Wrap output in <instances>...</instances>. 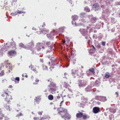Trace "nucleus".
I'll use <instances>...</instances> for the list:
<instances>
[{"label": "nucleus", "instance_id": "f257e3e1", "mask_svg": "<svg viewBox=\"0 0 120 120\" xmlns=\"http://www.w3.org/2000/svg\"><path fill=\"white\" fill-rule=\"evenodd\" d=\"M9 91L7 89L4 90L1 95V96L4 97L5 101L8 104L10 102L11 100L12 99V97L11 95H9Z\"/></svg>", "mask_w": 120, "mask_h": 120}, {"label": "nucleus", "instance_id": "f03ea898", "mask_svg": "<svg viewBox=\"0 0 120 120\" xmlns=\"http://www.w3.org/2000/svg\"><path fill=\"white\" fill-rule=\"evenodd\" d=\"M58 114L60 115L61 117L65 120H69L71 119V115L68 113L67 110L65 109H64L60 111Z\"/></svg>", "mask_w": 120, "mask_h": 120}, {"label": "nucleus", "instance_id": "7ed1b4c3", "mask_svg": "<svg viewBox=\"0 0 120 120\" xmlns=\"http://www.w3.org/2000/svg\"><path fill=\"white\" fill-rule=\"evenodd\" d=\"M58 86L54 82H52L47 86V88L49 92L52 94L55 93L58 89Z\"/></svg>", "mask_w": 120, "mask_h": 120}, {"label": "nucleus", "instance_id": "20e7f679", "mask_svg": "<svg viewBox=\"0 0 120 120\" xmlns=\"http://www.w3.org/2000/svg\"><path fill=\"white\" fill-rule=\"evenodd\" d=\"M76 116L78 118L82 117L84 120H85L87 118V116L85 114H84L83 113L80 112L76 113Z\"/></svg>", "mask_w": 120, "mask_h": 120}, {"label": "nucleus", "instance_id": "39448f33", "mask_svg": "<svg viewBox=\"0 0 120 120\" xmlns=\"http://www.w3.org/2000/svg\"><path fill=\"white\" fill-rule=\"evenodd\" d=\"M6 47L9 49H15L16 45L14 41L11 42H8L6 43Z\"/></svg>", "mask_w": 120, "mask_h": 120}, {"label": "nucleus", "instance_id": "423d86ee", "mask_svg": "<svg viewBox=\"0 0 120 120\" xmlns=\"http://www.w3.org/2000/svg\"><path fill=\"white\" fill-rule=\"evenodd\" d=\"M44 48L43 44L40 43H38L37 45L36 49L34 51V53L37 54V52L40 51L42 48L43 49Z\"/></svg>", "mask_w": 120, "mask_h": 120}, {"label": "nucleus", "instance_id": "0eeeda50", "mask_svg": "<svg viewBox=\"0 0 120 120\" xmlns=\"http://www.w3.org/2000/svg\"><path fill=\"white\" fill-rule=\"evenodd\" d=\"M56 60L53 58L50 62H49L48 63L49 65L50 66L49 68L51 70H52V69H53L54 68V66L56 65Z\"/></svg>", "mask_w": 120, "mask_h": 120}, {"label": "nucleus", "instance_id": "6e6552de", "mask_svg": "<svg viewBox=\"0 0 120 120\" xmlns=\"http://www.w3.org/2000/svg\"><path fill=\"white\" fill-rule=\"evenodd\" d=\"M8 61H6L4 62V64L6 65V66L9 69L8 71H6V73L10 72L11 70H12V69L13 66L12 65V64L8 63Z\"/></svg>", "mask_w": 120, "mask_h": 120}, {"label": "nucleus", "instance_id": "1a4fd4ad", "mask_svg": "<svg viewBox=\"0 0 120 120\" xmlns=\"http://www.w3.org/2000/svg\"><path fill=\"white\" fill-rule=\"evenodd\" d=\"M78 84L79 87L85 86L87 84L86 81L84 80L78 81Z\"/></svg>", "mask_w": 120, "mask_h": 120}, {"label": "nucleus", "instance_id": "9d476101", "mask_svg": "<svg viewBox=\"0 0 120 120\" xmlns=\"http://www.w3.org/2000/svg\"><path fill=\"white\" fill-rule=\"evenodd\" d=\"M34 46V43L33 41H31L28 43L26 45V47L27 48L30 49Z\"/></svg>", "mask_w": 120, "mask_h": 120}, {"label": "nucleus", "instance_id": "9b49d317", "mask_svg": "<svg viewBox=\"0 0 120 120\" xmlns=\"http://www.w3.org/2000/svg\"><path fill=\"white\" fill-rule=\"evenodd\" d=\"M93 111L94 113L95 114H96L100 111V108L97 107L94 108L93 109Z\"/></svg>", "mask_w": 120, "mask_h": 120}, {"label": "nucleus", "instance_id": "f8f14e48", "mask_svg": "<svg viewBox=\"0 0 120 120\" xmlns=\"http://www.w3.org/2000/svg\"><path fill=\"white\" fill-rule=\"evenodd\" d=\"M79 31L83 35H86L87 34V31L84 29H80Z\"/></svg>", "mask_w": 120, "mask_h": 120}, {"label": "nucleus", "instance_id": "ddd939ff", "mask_svg": "<svg viewBox=\"0 0 120 120\" xmlns=\"http://www.w3.org/2000/svg\"><path fill=\"white\" fill-rule=\"evenodd\" d=\"M16 54V52L14 50H12L8 51V54L10 56H13L14 54Z\"/></svg>", "mask_w": 120, "mask_h": 120}, {"label": "nucleus", "instance_id": "4468645a", "mask_svg": "<svg viewBox=\"0 0 120 120\" xmlns=\"http://www.w3.org/2000/svg\"><path fill=\"white\" fill-rule=\"evenodd\" d=\"M4 107L7 110L9 111H10L11 109V108L9 106V105H7V104H4Z\"/></svg>", "mask_w": 120, "mask_h": 120}, {"label": "nucleus", "instance_id": "2eb2a0df", "mask_svg": "<svg viewBox=\"0 0 120 120\" xmlns=\"http://www.w3.org/2000/svg\"><path fill=\"white\" fill-rule=\"evenodd\" d=\"M30 68H31V70H33L35 73L38 72V71H37L36 68L35 67H33L32 65L29 66Z\"/></svg>", "mask_w": 120, "mask_h": 120}, {"label": "nucleus", "instance_id": "dca6fc26", "mask_svg": "<svg viewBox=\"0 0 120 120\" xmlns=\"http://www.w3.org/2000/svg\"><path fill=\"white\" fill-rule=\"evenodd\" d=\"M53 34H51L50 33L49 34H47V37L49 39H53Z\"/></svg>", "mask_w": 120, "mask_h": 120}, {"label": "nucleus", "instance_id": "f3484780", "mask_svg": "<svg viewBox=\"0 0 120 120\" xmlns=\"http://www.w3.org/2000/svg\"><path fill=\"white\" fill-rule=\"evenodd\" d=\"M46 45L48 46V47H49L51 49L52 48L53 46V44H51L49 42H47L46 43Z\"/></svg>", "mask_w": 120, "mask_h": 120}, {"label": "nucleus", "instance_id": "a211bd4d", "mask_svg": "<svg viewBox=\"0 0 120 120\" xmlns=\"http://www.w3.org/2000/svg\"><path fill=\"white\" fill-rule=\"evenodd\" d=\"M97 20V19L96 17H92L91 18V21L93 23H95Z\"/></svg>", "mask_w": 120, "mask_h": 120}, {"label": "nucleus", "instance_id": "6ab92c4d", "mask_svg": "<svg viewBox=\"0 0 120 120\" xmlns=\"http://www.w3.org/2000/svg\"><path fill=\"white\" fill-rule=\"evenodd\" d=\"M4 116L3 114L2 113V110L0 109V120H1Z\"/></svg>", "mask_w": 120, "mask_h": 120}, {"label": "nucleus", "instance_id": "aec40b11", "mask_svg": "<svg viewBox=\"0 0 120 120\" xmlns=\"http://www.w3.org/2000/svg\"><path fill=\"white\" fill-rule=\"evenodd\" d=\"M48 99L50 100H52L53 98V95H49L48 96Z\"/></svg>", "mask_w": 120, "mask_h": 120}, {"label": "nucleus", "instance_id": "412c9836", "mask_svg": "<svg viewBox=\"0 0 120 120\" xmlns=\"http://www.w3.org/2000/svg\"><path fill=\"white\" fill-rule=\"evenodd\" d=\"M72 18L73 21H74L75 20H77L78 18V16L76 15L72 16Z\"/></svg>", "mask_w": 120, "mask_h": 120}, {"label": "nucleus", "instance_id": "4be33fe9", "mask_svg": "<svg viewBox=\"0 0 120 120\" xmlns=\"http://www.w3.org/2000/svg\"><path fill=\"white\" fill-rule=\"evenodd\" d=\"M84 10L86 12H89L90 11V9L88 7H85Z\"/></svg>", "mask_w": 120, "mask_h": 120}, {"label": "nucleus", "instance_id": "5701e85b", "mask_svg": "<svg viewBox=\"0 0 120 120\" xmlns=\"http://www.w3.org/2000/svg\"><path fill=\"white\" fill-rule=\"evenodd\" d=\"M105 75V77L106 78H108L110 76L109 73L108 72H106Z\"/></svg>", "mask_w": 120, "mask_h": 120}, {"label": "nucleus", "instance_id": "b1692460", "mask_svg": "<svg viewBox=\"0 0 120 120\" xmlns=\"http://www.w3.org/2000/svg\"><path fill=\"white\" fill-rule=\"evenodd\" d=\"M89 71L92 72L93 74H94L95 72L94 69L93 68H91V69H89Z\"/></svg>", "mask_w": 120, "mask_h": 120}, {"label": "nucleus", "instance_id": "393cba45", "mask_svg": "<svg viewBox=\"0 0 120 120\" xmlns=\"http://www.w3.org/2000/svg\"><path fill=\"white\" fill-rule=\"evenodd\" d=\"M47 81L48 82H50V84L52 83V82H54L52 81V79L51 78H50L47 80Z\"/></svg>", "mask_w": 120, "mask_h": 120}, {"label": "nucleus", "instance_id": "a878e982", "mask_svg": "<svg viewBox=\"0 0 120 120\" xmlns=\"http://www.w3.org/2000/svg\"><path fill=\"white\" fill-rule=\"evenodd\" d=\"M49 32V30L46 29H44L42 30V32L43 33H46Z\"/></svg>", "mask_w": 120, "mask_h": 120}, {"label": "nucleus", "instance_id": "bb28decb", "mask_svg": "<svg viewBox=\"0 0 120 120\" xmlns=\"http://www.w3.org/2000/svg\"><path fill=\"white\" fill-rule=\"evenodd\" d=\"M42 68L44 70H47L48 69L47 67L44 65L42 66Z\"/></svg>", "mask_w": 120, "mask_h": 120}, {"label": "nucleus", "instance_id": "cd10ccee", "mask_svg": "<svg viewBox=\"0 0 120 120\" xmlns=\"http://www.w3.org/2000/svg\"><path fill=\"white\" fill-rule=\"evenodd\" d=\"M19 46L21 48H25L24 45L22 43H21L19 44Z\"/></svg>", "mask_w": 120, "mask_h": 120}, {"label": "nucleus", "instance_id": "c85d7f7f", "mask_svg": "<svg viewBox=\"0 0 120 120\" xmlns=\"http://www.w3.org/2000/svg\"><path fill=\"white\" fill-rule=\"evenodd\" d=\"M23 115L22 113H19L17 114L16 116V117H19L20 116H22Z\"/></svg>", "mask_w": 120, "mask_h": 120}, {"label": "nucleus", "instance_id": "c756f323", "mask_svg": "<svg viewBox=\"0 0 120 120\" xmlns=\"http://www.w3.org/2000/svg\"><path fill=\"white\" fill-rule=\"evenodd\" d=\"M55 31V30H53L52 31H51L50 32L51 34H53V36L54 35L56 34Z\"/></svg>", "mask_w": 120, "mask_h": 120}, {"label": "nucleus", "instance_id": "7c9ffc66", "mask_svg": "<svg viewBox=\"0 0 120 120\" xmlns=\"http://www.w3.org/2000/svg\"><path fill=\"white\" fill-rule=\"evenodd\" d=\"M4 71H2L0 73V76H2L3 75H4Z\"/></svg>", "mask_w": 120, "mask_h": 120}, {"label": "nucleus", "instance_id": "2f4dec72", "mask_svg": "<svg viewBox=\"0 0 120 120\" xmlns=\"http://www.w3.org/2000/svg\"><path fill=\"white\" fill-rule=\"evenodd\" d=\"M64 86L66 88L67 86H68L69 85L67 84L66 82H64Z\"/></svg>", "mask_w": 120, "mask_h": 120}, {"label": "nucleus", "instance_id": "473e14b6", "mask_svg": "<svg viewBox=\"0 0 120 120\" xmlns=\"http://www.w3.org/2000/svg\"><path fill=\"white\" fill-rule=\"evenodd\" d=\"M15 80L17 81V83L19 82V78L18 77H16L15 79Z\"/></svg>", "mask_w": 120, "mask_h": 120}, {"label": "nucleus", "instance_id": "72a5a7b5", "mask_svg": "<svg viewBox=\"0 0 120 120\" xmlns=\"http://www.w3.org/2000/svg\"><path fill=\"white\" fill-rule=\"evenodd\" d=\"M34 119V120H41V119H39L38 117H34L33 118Z\"/></svg>", "mask_w": 120, "mask_h": 120}, {"label": "nucleus", "instance_id": "f704fd0d", "mask_svg": "<svg viewBox=\"0 0 120 120\" xmlns=\"http://www.w3.org/2000/svg\"><path fill=\"white\" fill-rule=\"evenodd\" d=\"M22 76L23 77H26V78H27L28 77L26 73L23 74L22 75Z\"/></svg>", "mask_w": 120, "mask_h": 120}, {"label": "nucleus", "instance_id": "c9c22d12", "mask_svg": "<svg viewBox=\"0 0 120 120\" xmlns=\"http://www.w3.org/2000/svg\"><path fill=\"white\" fill-rule=\"evenodd\" d=\"M106 42L105 41H102L101 42L102 45L103 46H105V45Z\"/></svg>", "mask_w": 120, "mask_h": 120}, {"label": "nucleus", "instance_id": "e433bc0d", "mask_svg": "<svg viewBox=\"0 0 120 120\" xmlns=\"http://www.w3.org/2000/svg\"><path fill=\"white\" fill-rule=\"evenodd\" d=\"M85 13H82L80 14V16L81 17H84V15H85Z\"/></svg>", "mask_w": 120, "mask_h": 120}, {"label": "nucleus", "instance_id": "4c0bfd02", "mask_svg": "<svg viewBox=\"0 0 120 120\" xmlns=\"http://www.w3.org/2000/svg\"><path fill=\"white\" fill-rule=\"evenodd\" d=\"M17 13H19V14H21L22 13H23V12L22 11H18Z\"/></svg>", "mask_w": 120, "mask_h": 120}, {"label": "nucleus", "instance_id": "58836bf2", "mask_svg": "<svg viewBox=\"0 0 120 120\" xmlns=\"http://www.w3.org/2000/svg\"><path fill=\"white\" fill-rule=\"evenodd\" d=\"M43 112L42 111L41 112H38V114L40 115H41L42 114V113Z\"/></svg>", "mask_w": 120, "mask_h": 120}, {"label": "nucleus", "instance_id": "ea45409f", "mask_svg": "<svg viewBox=\"0 0 120 120\" xmlns=\"http://www.w3.org/2000/svg\"><path fill=\"white\" fill-rule=\"evenodd\" d=\"M64 102V101H61L60 104V107H61V106L62 105V103H63V102Z\"/></svg>", "mask_w": 120, "mask_h": 120}, {"label": "nucleus", "instance_id": "a19ab883", "mask_svg": "<svg viewBox=\"0 0 120 120\" xmlns=\"http://www.w3.org/2000/svg\"><path fill=\"white\" fill-rule=\"evenodd\" d=\"M6 69H5V71H6H6H8V70H9V68H8V67H7L6 66Z\"/></svg>", "mask_w": 120, "mask_h": 120}, {"label": "nucleus", "instance_id": "79ce46f5", "mask_svg": "<svg viewBox=\"0 0 120 120\" xmlns=\"http://www.w3.org/2000/svg\"><path fill=\"white\" fill-rule=\"evenodd\" d=\"M35 81L38 82L37 83H35V84H37V83H38V82H39V80L38 79H36L35 80Z\"/></svg>", "mask_w": 120, "mask_h": 120}, {"label": "nucleus", "instance_id": "37998d69", "mask_svg": "<svg viewBox=\"0 0 120 120\" xmlns=\"http://www.w3.org/2000/svg\"><path fill=\"white\" fill-rule=\"evenodd\" d=\"M65 43V41L64 40H62V44H64Z\"/></svg>", "mask_w": 120, "mask_h": 120}, {"label": "nucleus", "instance_id": "c03bdc74", "mask_svg": "<svg viewBox=\"0 0 120 120\" xmlns=\"http://www.w3.org/2000/svg\"><path fill=\"white\" fill-rule=\"evenodd\" d=\"M92 47L94 49V50H96L95 48L94 47V46L93 45H92Z\"/></svg>", "mask_w": 120, "mask_h": 120}, {"label": "nucleus", "instance_id": "a18cd8bd", "mask_svg": "<svg viewBox=\"0 0 120 120\" xmlns=\"http://www.w3.org/2000/svg\"><path fill=\"white\" fill-rule=\"evenodd\" d=\"M32 29L33 30H36V28H35L34 27H33L32 28Z\"/></svg>", "mask_w": 120, "mask_h": 120}, {"label": "nucleus", "instance_id": "49530a36", "mask_svg": "<svg viewBox=\"0 0 120 120\" xmlns=\"http://www.w3.org/2000/svg\"><path fill=\"white\" fill-rule=\"evenodd\" d=\"M57 98L58 99H59L60 98V97L59 96H57Z\"/></svg>", "mask_w": 120, "mask_h": 120}, {"label": "nucleus", "instance_id": "de8ad7c7", "mask_svg": "<svg viewBox=\"0 0 120 120\" xmlns=\"http://www.w3.org/2000/svg\"><path fill=\"white\" fill-rule=\"evenodd\" d=\"M101 8H103L104 7V5H102L101 6Z\"/></svg>", "mask_w": 120, "mask_h": 120}, {"label": "nucleus", "instance_id": "09e8293b", "mask_svg": "<svg viewBox=\"0 0 120 120\" xmlns=\"http://www.w3.org/2000/svg\"><path fill=\"white\" fill-rule=\"evenodd\" d=\"M41 61L42 63L43 62V59H41Z\"/></svg>", "mask_w": 120, "mask_h": 120}, {"label": "nucleus", "instance_id": "8fccbe9b", "mask_svg": "<svg viewBox=\"0 0 120 120\" xmlns=\"http://www.w3.org/2000/svg\"><path fill=\"white\" fill-rule=\"evenodd\" d=\"M17 1L16 0H14L13 1V2H16Z\"/></svg>", "mask_w": 120, "mask_h": 120}, {"label": "nucleus", "instance_id": "3c124183", "mask_svg": "<svg viewBox=\"0 0 120 120\" xmlns=\"http://www.w3.org/2000/svg\"><path fill=\"white\" fill-rule=\"evenodd\" d=\"M102 99H105V97H102Z\"/></svg>", "mask_w": 120, "mask_h": 120}, {"label": "nucleus", "instance_id": "603ef678", "mask_svg": "<svg viewBox=\"0 0 120 120\" xmlns=\"http://www.w3.org/2000/svg\"><path fill=\"white\" fill-rule=\"evenodd\" d=\"M5 80V79H4L3 80H2V82L3 83L4 82V81Z\"/></svg>", "mask_w": 120, "mask_h": 120}, {"label": "nucleus", "instance_id": "864d4df0", "mask_svg": "<svg viewBox=\"0 0 120 120\" xmlns=\"http://www.w3.org/2000/svg\"><path fill=\"white\" fill-rule=\"evenodd\" d=\"M64 75H67V73H65L64 74Z\"/></svg>", "mask_w": 120, "mask_h": 120}, {"label": "nucleus", "instance_id": "5fc2aeb1", "mask_svg": "<svg viewBox=\"0 0 120 120\" xmlns=\"http://www.w3.org/2000/svg\"><path fill=\"white\" fill-rule=\"evenodd\" d=\"M43 24L44 26H45V23H43Z\"/></svg>", "mask_w": 120, "mask_h": 120}, {"label": "nucleus", "instance_id": "6e6d98bb", "mask_svg": "<svg viewBox=\"0 0 120 120\" xmlns=\"http://www.w3.org/2000/svg\"><path fill=\"white\" fill-rule=\"evenodd\" d=\"M116 94H117V95H118V94L116 92Z\"/></svg>", "mask_w": 120, "mask_h": 120}, {"label": "nucleus", "instance_id": "4d7b16f0", "mask_svg": "<svg viewBox=\"0 0 120 120\" xmlns=\"http://www.w3.org/2000/svg\"><path fill=\"white\" fill-rule=\"evenodd\" d=\"M65 57H66V58H67V56H66V55H65Z\"/></svg>", "mask_w": 120, "mask_h": 120}, {"label": "nucleus", "instance_id": "13d9d810", "mask_svg": "<svg viewBox=\"0 0 120 120\" xmlns=\"http://www.w3.org/2000/svg\"><path fill=\"white\" fill-rule=\"evenodd\" d=\"M9 86L10 87H11L12 86H11H11Z\"/></svg>", "mask_w": 120, "mask_h": 120}, {"label": "nucleus", "instance_id": "bf43d9fd", "mask_svg": "<svg viewBox=\"0 0 120 120\" xmlns=\"http://www.w3.org/2000/svg\"><path fill=\"white\" fill-rule=\"evenodd\" d=\"M50 104H52V103H51Z\"/></svg>", "mask_w": 120, "mask_h": 120}, {"label": "nucleus", "instance_id": "052dcab7", "mask_svg": "<svg viewBox=\"0 0 120 120\" xmlns=\"http://www.w3.org/2000/svg\"><path fill=\"white\" fill-rule=\"evenodd\" d=\"M33 53H34V52H33Z\"/></svg>", "mask_w": 120, "mask_h": 120}, {"label": "nucleus", "instance_id": "680f3d73", "mask_svg": "<svg viewBox=\"0 0 120 120\" xmlns=\"http://www.w3.org/2000/svg\"><path fill=\"white\" fill-rule=\"evenodd\" d=\"M73 22V21H72V22Z\"/></svg>", "mask_w": 120, "mask_h": 120}]
</instances>
